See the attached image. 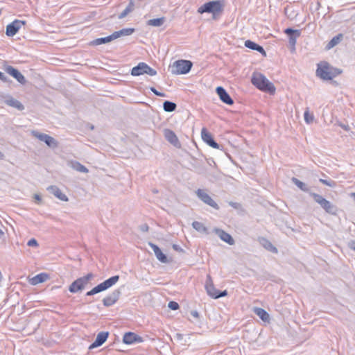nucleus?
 <instances>
[{
  "label": "nucleus",
  "instance_id": "a878e982",
  "mask_svg": "<svg viewBox=\"0 0 355 355\" xmlns=\"http://www.w3.org/2000/svg\"><path fill=\"white\" fill-rule=\"evenodd\" d=\"M254 313L257 315L263 322H268L270 315L268 313L262 308H254Z\"/></svg>",
  "mask_w": 355,
  "mask_h": 355
},
{
  "label": "nucleus",
  "instance_id": "2f4dec72",
  "mask_svg": "<svg viewBox=\"0 0 355 355\" xmlns=\"http://www.w3.org/2000/svg\"><path fill=\"white\" fill-rule=\"evenodd\" d=\"M164 22H165V17H159V18L149 19L147 21V24L148 26L159 27V26H162Z\"/></svg>",
  "mask_w": 355,
  "mask_h": 355
},
{
  "label": "nucleus",
  "instance_id": "bb28decb",
  "mask_svg": "<svg viewBox=\"0 0 355 355\" xmlns=\"http://www.w3.org/2000/svg\"><path fill=\"white\" fill-rule=\"evenodd\" d=\"M135 32V28H125L120 31H115L113 33L115 40L121 36H128L132 35Z\"/></svg>",
  "mask_w": 355,
  "mask_h": 355
},
{
  "label": "nucleus",
  "instance_id": "ea45409f",
  "mask_svg": "<svg viewBox=\"0 0 355 355\" xmlns=\"http://www.w3.org/2000/svg\"><path fill=\"white\" fill-rule=\"evenodd\" d=\"M101 291L98 286V285L96 286L95 287H94L91 291H88L86 293V295L87 296H92V295H94L95 294H97L98 293H101Z\"/></svg>",
  "mask_w": 355,
  "mask_h": 355
},
{
  "label": "nucleus",
  "instance_id": "f704fd0d",
  "mask_svg": "<svg viewBox=\"0 0 355 355\" xmlns=\"http://www.w3.org/2000/svg\"><path fill=\"white\" fill-rule=\"evenodd\" d=\"M292 182L298 187L300 188L302 191H304V192H309V187L306 186V184H304V182H302V181H300V180H298L297 178H292Z\"/></svg>",
  "mask_w": 355,
  "mask_h": 355
},
{
  "label": "nucleus",
  "instance_id": "c9c22d12",
  "mask_svg": "<svg viewBox=\"0 0 355 355\" xmlns=\"http://www.w3.org/2000/svg\"><path fill=\"white\" fill-rule=\"evenodd\" d=\"M206 291L207 294L214 299V296H216L218 293V290L214 287V285H209L206 286Z\"/></svg>",
  "mask_w": 355,
  "mask_h": 355
},
{
  "label": "nucleus",
  "instance_id": "7c9ffc66",
  "mask_svg": "<svg viewBox=\"0 0 355 355\" xmlns=\"http://www.w3.org/2000/svg\"><path fill=\"white\" fill-rule=\"evenodd\" d=\"M261 245L268 251L277 253L278 250L276 247H275L272 243L266 239H262L261 241Z\"/></svg>",
  "mask_w": 355,
  "mask_h": 355
},
{
  "label": "nucleus",
  "instance_id": "b1692460",
  "mask_svg": "<svg viewBox=\"0 0 355 355\" xmlns=\"http://www.w3.org/2000/svg\"><path fill=\"white\" fill-rule=\"evenodd\" d=\"M146 63L139 62L137 66L134 67L131 70V75L133 76H138L140 75L146 74Z\"/></svg>",
  "mask_w": 355,
  "mask_h": 355
},
{
  "label": "nucleus",
  "instance_id": "58836bf2",
  "mask_svg": "<svg viewBox=\"0 0 355 355\" xmlns=\"http://www.w3.org/2000/svg\"><path fill=\"white\" fill-rule=\"evenodd\" d=\"M145 69H146V74H148L151 76L157 75V71L155 69H153L152 67H150V66H148L146 63Z\"/></svg>",
  "mask_w": 355,
  "mask_h": 355
},
{
  "label": "nucleus",
  "instance_id": "f8f14e48",
  "mask_svg": "<svg viewBox=\"0 0 355 355\" xmlns=\"http://www.w3.org/2000/svg\"><path fill=\"white\" fill-rule=\"evenodd\" d=\"M216 94L219 96L220 101L224 103L231 105L234 103L233 99L226 92V90L221 86H218L216 89Z\"/></svg>",
  "mask_w": 355,
  "mask_h": 355
},
{
  "label": "nucleus",
  "instance_id": "9d476101",
  "mask_svg": "<svg viewBox=\"0 0 355 355\" xmlns=\"http://www.w3.org/2000/svg\"><path fill=\"white\" fill-rule=\"evenodd\" d=\"M25 24L24 21L15 19L6 26V34L9 37H12L18 32L20 28Z\"/></svg>",
  "mask_w": 355,
  "mask_h": 355
},
{
  "label": "nucleus",
  "instance_id": "39448f33",
  "mask_svg": "<svg viewBox=\"0 0 355 355\" xmlns=\"http://www.w3.org/2000/svg\"><path fill=\"white\" fill-rule=\"evenodd\" d=\"M193 63L190 60H180L175 61L171 67L173 74H186L190 71Z\"/></svg>",
  "mask_w": 355,
  "mask_h": 355
},
{
  "label": "nucleus",
  "instance_id": "cd10ccee",
  "mask_svg": "<svg viewBox=\"0 0 355 355\" xmlns=\"http://www.w3.org/2000/svg\"><path fill=\"white\" fill-rule=\"evenodd\" d=\"M115 40V37L114 36V34H111L109 36L105 37H100L97 38L92 42V44L93 45H101L103 44H106L108 42H112V40Z\"/></svg>",
  "mask_w": 355,
  "mask_h": 355
},
{
  "label": "nucleus",
  "instance_id": "4c0bfd02",
  "mask_svg": "<svg viewBox=\"0 0 355 355\" xmlns=\"http://www.w3.org/2000/svg\"><path fill=\"white\" fill-rule=\"evenodd\" d=\"M319 181L322 183L324 185H327L328 187H334L336 185V183L335 181L329 179V180H324V179H322L320 178L319 180Z\"/></svg>",
  "mask_w": 355,
  "mask_h": 355
},
{
  "label": "nucleus",
  "instance_id": "aec40b11",
  "mask_svg": "<svg viewBox=\"0 0 355 355\" xmlns=\"http://www.w3.org/2000/svg\"><path fill=\"white\" fill-rule=\"evenodd\" d=\"M214 232L220 237V239L224 242L228 243L229 245H234V240L232 236L225 231L218 229L214 228Z\"/></svg>",
  "mask_w": 355,
  "mask_h": 355
},
{
  "label": "nucleus",
  "instance_id": "c03bdc74",
  "mask_svg": "<svg viewBox=\"0 0 355 355\" xmlns=\"http://www.w3.org/2000/svg\"><path fill=\"white\" fill-rule=\"evenodd\" d=\"M227 295V291L226 290L223 291H218V293L216 296H214V299H218L224 296H226Z\"/></svg>",
  "mask_w": 355,
  "mask_h": 355
},
{
  "label": "nucleus",
  "instance_id": "680f3d73",
  "mask_svg": "<svg viewBox=\"0 0 355 355\" xmlns=\"http://www.w3.org/2000/svg\"><path fill=\"white\" fill-rule=\"evenodd\" d=\"M351 197L353 198V200L355 201V193H351Z\"/></svg>",
  "mask_w": 355,
  "mask_h": 355
},
{
  "label": "nucleus",
  "instance_id": "4be33fe9",
  "mask_svg": "<svg viewBox=\"0 0 355 355\" xmlns=\"http://www.w3.org/2000/svg\"><path fill=\"white\" fill-rule=\"evenodd\" d=\"M47 191H49L51 193L54 195L56 198L62 201L67 202L69 200L68 197L64 194L57 186H49L47 187Z\"/></svg>",
  "mask_w": 355,
  "mask_h": 355
},
{
  "label": "nucleus",
  "instance_id": "4d7b16f0",
  "mask_svg": "<svg viewBox=\"0 0 355 355\" xmlns=\"http://www.w3.org/2000/svg\"><path fill=\"white\" fill-rule=\"evenodd\" d=\"M191 315L196 318H199V313L197 311H191Z\"/></svg>",
  "mask_w": 355,
  "mask_h": 355
},
{
  "label": "nucleus",
  "instance_id": "6e6d98bb",
  "mask_svg": "<svg viewBox=\"0 0 355 355\" xmlns=\"http://www.w3.org/2000/svg\"><path fill=\"white\" fill-rule=\"evenodd\" d=\"M173 248L175 250V251H178V252H182L183 250L181 248V247L177 244H173Z\"/></svg>",
  "mask_w": 355,
  "mask_h": 355
},
{
  "label": "nucleus",
  "instance_id": "0eeeda50",
  "mask_svg": "<svg viewBox=\"0 0 355 355\" xmlns=\"http://www.w3.org/2000/svg\"><path fill=\"white\" fill-rule=\"evenodd\" d=\"M196 193L198 198L202 200L204 203L214 208L215 209H219L218 204L211 198V197L206 193L203 189H198Z\"/></svg>",
  "mask_w": 355,
  "mask_h": 355
},
{
  "label": "nucleus",
  "instance_id": "473e14b6",
  "mask_svg": "<svg viewBox=\"0 0 355 355\" xmlns=\"http://www.w3.org/2000/svg\"><path fill=\"white\" fill-rule=\"evenodd\" d=\"M177 105L175 103L165 101L163 103V109L165 112H171L175 110Z\"/></svg>",
  "mask_w": 355,
  "mask_h": 355
},
{
  "label": "nucleus",
  "instance_id": "c756f323",
  "mask_svg": "<svg viewBox=\"0 0 355 355\" xmlns=\"http://www.w3.org/2000/svg\"><path fill=\"white\" fill-rule=\"evenodd\" d=\"M70 166L78 171V172H81V173H88L89 170L83 164H81L79 162H77V161H72L70 162Z\"/></svg>",
  "mask_w": 355,
  "mask_h": 355
},
{
  "label": "nucleus",
  "instance_id": "09e8293b",
  "mask_svg": "<svg viewBox=\"0 0 355 355\" xmlns=\"http://www.w3.org/2000/svg\"><path fill=\"white\" fill-rule=\"evenodd\" d=\"M0 80L1 81H3V83H9V82H11V80H10L7 76H6L4 75L3 73L1 72L0 71Z\"/></svg>",
  "mask_w": 355,
  "mask_h": 355
},
{
  "label": "nucleus",
  "instance_id": "a211bd4d",
  "mask_svg": "<svg viewBox=\"0 0 355 355\" xmlns=\"http://www.w3.org/2000/svg\"><path fill=\"white\" fill-rule=\"evenodd\" d=\"M119 280V275H114L112 276L107 279L105 280L102 283L98 284L101 292L106 291L113 286L115 284L118 282Z\"/></svg>",
  "mask_w": 355,
  "mask_h": 355
},
{
  "label": "nucleus",
  "instance_id": "603ef678",
  "mask_svg": "<svg viewBox=\"0 0 355 355\" xmlns=\"http://www.w3.org/2000/svg\"><path fill=\"white\" fill-rule=\"evenodd\" d=\"M229 205H230L231 207H234V209H239V208H240V207H241V205H240L239 203H238V202H229Z\"/></svg>",
  "mask_w": 355,
  "mask_h": 355
},
{
  "label": "nucleus",
  "instance_id": "e433bc0d",
  "mask_svg": "<svg viewBox=\"0 0 355 355\" xmlns=\"http://www.w3.org/2000/svg\"><path fill=\"white\" fill-rule=\"evenodd\" d=\"M304 121L306 123L310 124L314 120V116L312 113L309 112V108L306 110L304 114Z\"/></svg>",
  "mask_w": 355,
  "mask_h": 355
},
{
  "label": "nucleus",
  "instance_id": "423d86ee",
  "mask_svg": "<svg viewBox=\"0 0 355 355\" xmlns=\"http://www.w3.org/2000/svg\"><path fill=\"white\" fill-rule=\"evenodd\" d=\"M32 135L40 141L44 142L51 148L55 149L58 147V141L49 135L33 130L32 131Z\"/></svg>",
  "mask_w": 355,
  "mask_h": 355
},
{
  "label": "nucleus",
  "instance_id": "37998d69",
  "mask_svg": "<svg viewBox=\"0 0 355 355\" xmlns=\"http://www.w3.org/2000/svg\"><path fill=\"white\" fill-rule=\"evenodd\" d=\"M27 245L30 247H37L38 243L36 239H31L28 241Z\"/></svg>",
  "mask_w": 355,
  "mask_h": 355
},
{
  "label": "nucleus",
  "instance_id": "ddd939ff",
  "mask_svg": "<svg viewBox=\"0 0 355 355\" xmlns=\"http://www.w3.org/2000/svg\"><path fill=\"white\" fill-rule=\"evenodd\" d=\"M164 135L165 139L174 146L177 148H180L181 146L178 137L173 130L170 129H164Z\"/></svg>",
  "mask_w": 355,
  "mask_h": 355
},
{
  "label": "nucleus",
  "instance_id": "3c124183",
  "mask_svg": "<svg viewBox=\"0 0 355 355\" xmlns=\"http://www.w3.org/2000/svg\"><path fill=\"white\" fill-rule=\"evenodd\" d=\"M140 230L142 232H148L149 230V227L147 224H143L140 227Z\"/></svg>",
  "mask_w": 355,
  "mask_h": 355
},
{
  "label": "nucleus",
  "instance_id": "20e7f679",
  "mask_svg": "<svg viewBox=\"0 0 355 355\" xmlns=\"http://www.w3.org/2000/svg\"><path fill=\"white\" fill-rule=\"evenodd\" d=\"M309 195L313 198L315 202L319 204L320 207L325 210L326 212L332 215L336 214V207L330 201L327 200L322 196L313 192H309Z\"/></svg>",
  "mask_w": 355,
  "mask_h": 355
},
{
  "label": "nucleus",
  "instance_id": "864d4df0",
  "mask_svg": "<svg viewBox=\"0 0 355 355\" xmlns=\"http://www.w3.org/2000/svg\"><path fill=\"white\" fill-rule=\"evenodd\" d=\"M348 247L355 251V241L352 240L348 243Z\"/></svg>",
  "mask_w": 355,
  "mask_h": 355
},
{
  "label": "nucleus",
  "instance_id": "f03ea898",
  "mask_svg": "<svg viewBox=\"0 0 355 355\" xmlns=\"http://www.w3.org/2000/svg\"><path fill=\"white\" fill-rule=\"evenodd\" d=\"M251 83L259 89L273 94L275 92L274 85L261 73H253Z\"/></svg>",
  "mask_w": 355,
  "mask_h": 355
},
{
  "label": "nucleus",
  "instance_id": "9b49d317",
  "mask_svg": "<svg viewBox=\"0 0 355 355\" xmlns=\"http://www.w3.org/2000/svg\"><path fill=\"white\" fill-rule=\"evenodd\" d=\"M201 137L202 140L209 146L216 149L220 148L219 144L216 142L213 138V136L210 132L207 131V128H202L201 130Z\"/></svg>",
  "mask_w": 355,
  "mask_h": 355
},
{
  "label": "nucleus",
  "instance_id": "8fccbe9b",
  "mask_svg": "<svg viewBox=\"0 0 355 355\" xmlns=\"http://www.w3.org/2000/svg\"><path fill=\"white\" fill-rule=\"evenodd\" d=\"M209 285H214V284H213V281H212L211 277V276H210L209 275H208L207 276L205 287H206L207 286H209Z\"/></svg>",
  "mask_w": 355,
  "mask_h": 355
},
{
  "label": "nucleus",
  "instance_id": "7ed1b4c3",
  "mask_svg": "<svg viewBox=\"0 0 355 355\" xmlns=\"http://www.w3.org/2000/svg\"><path fill=\"white\" fill-rule=\"evenodd\" d=\"M341 73L342 70L331 66L327 62L318 64L316 70V75L324 80H332Z\"/></svg>",
  "mask_w": 355,
  "mask_h": 355
},
{
  "label": "nucleus",
  "instance_id": "1a4fd4ad",
  "mask_svg": "<svg viewBox=\"0 0 355 355\" xmlns=\"http://www.w3.org/2000/svg\"><path fill=\"white\" fill-rule=\"evenodd\" d=\"M121 292L119 289H116L110 294L103 299V304L106 307H110L114 304L120 297Z\"/></svg>",
  "mask_w": 355,
  "mask_h": 355
},
{
  "label": "nucleus",
  "instance_id": "4468645a",
  "mask_svg": "<svg viewBox=\"0 0 355 355\" xmlns=\"http://www.w3.org/2000/svg\"><path fill=\"white\" fill-rule=\"evenodd\" d=\"M284 33L288 36L289 44L295 49L297 38L299 37L301 34L300 31L288 28L284 30Z\"/></svg>",
  "mask_w": 355,
  "mask_h": 355
},
{
  "label": "nucleus",
  "instance_id": "de8ad7c7",
  "mask_svg": "<svg viewBox=\"0 0 355 355\" xmlns=\"http://www.w3.org/2000/svg\"><path fill=\"white\" fill-rule=\"evenodd\" d=\"M150 90L157 96H161V97H164L165 96V94L164 93H162L160 92H158L155 88L154 87H151L150 88Z\"/></svg>",
  "mask_w": 355,
  "mask_h": 355
},
{
  "label": "nucleus",
  "instance_id": "2eb2a0df",
  "mask_svg": "<svg viewBox=\"0 0 355 355\" xmlns=\"http://www.w3.org/2000/svg\"><path fill=\"white\" fill-rule=\"evenodd\" d=\"M87 284L83 280L81 277L78 278L76 280L73 282L69 287V292L72 293H76L78 292H81L85 289Z\"/></svg>",
  "mask_w": 355,
  "mask_h": 355
},
{
  "label": "nucleus",
  "instance_id": "a19ab883",
  "mask_svg": "<svg viewBox=\"0 0 355 355\" xmlns=\"http://www.w3.org/2000/svg\"><path fill=\"white\" fill-rule=\"evenodd\" d=\"M94 277V275L92 272L88 273L85 276L82 277L81 278L85 282V283L87 285L89 282Z\"/></svg>",
  "mask_w": 355,
  "mask_h": 355
},
{
  "label": "nucleus",
  "instance_id": "5701e85b",
  "mask_svg": "<svg viewBox=\"0 0 355 355\" xmlns=\"http://www.w3.org/2000/svg\"><path fill=\"white\" fill-rule=\"evenodd\" d=\"M245 47H247L250 49L257 51L259 52L260 53H261L263 55L266 56V53L264 49L261 46L257 44V43H255L251 40H246L245 42Z\"/></svg>",
  "mask_w": 355,
  "mask_h": 355
},
{
  "label": "nucleus",
  "instance_id": "6e6552de",
  "mask_svg": "<svg viewBox=\"0 0 355 355\" xmlns=\"http://www.w3.org/2000/svg\"><path fill=\"white\" fill-rule=\"evenodd\" d=\"M5 71L9 75L15 78L20 84H26V80L24 76L18 69L14 68L12 66L8 65L5 67Z\"/></svg>",
  "mask_w": 355,
  "mask_h": 355
},
{
  "label": "nucleus",
  "instance_id": "72a5a7b5",
  "mask_svg": "<svg viewBox=\"0 0 355 355\" xmlns=\"http://www.w3.org/2000/svg\"><path fill=\"white\" fill-rule=\"evenodd\" d=\"M342 38V34H338V35L334 37L327 44V49H330L337 45L341 41Z\"/></svg>",
  "mask_w": 355,
  "mask_h": 355
},
{
  "label": "nucleus",
  "instance_id": "c85d7f7f",
  "mask_svg": "<svg viewBox=\"0 0 355 355\" xmlns=\"http://www.w3.org/2000/svg\"><path fill=\"white\" fill-rule=\"evenodd\" d=\"M192 227L193 229H195L197 232L200 233H203L205 234H209L208 229L204 225L203 223L198 222V221H193L192 223Z\"/></svg>",
  "mask_w": 355,
  "mask_h": 355
},
{
  "label": "nucleus",
  "instance_id": "393cba45",
  "mask_svg": "<svg viewBox=\"0 0 355 355\" xmlns=\"http://www.w3.org/2000/svg\"><path fill=\"white\" fill-rule=\"evenodd\" d=\"M49 279V275L46 273H40L31 279V284L32 285H37L40 283L46 282Z\"/></svg>",
  "mask_w": 355,
  "mask_h": 355
},
{
  "label": "nucleus",
  "instance_id": "79ce46f5",
  "mask_svg": "<svg viewBox=\"0 0 355 355\" xmlns=\"http://www.w3.org/2000/svg\"><path fill=\"white\" fill-rule=\"evenodd\" d=\"M168 308H170L171 310H177L179 309L180 306L178 302L174 301L169 302L168 304Z\"/></svg>",
  "mask_w": 355,
  "mask_h": 355
},
{
  "label": "nucleus",
  "instance_id": "dca6fc26",
  "mask_svg": "<svg viewBox=\"0 0 355 355\" xmlns=\"http://www.w3.org/2000/svg\"><path fill=\"white\" fill-rule=\"evenodd\" d=\"M143 339L141 336L133 332H127L124 334L123 338V342L125 344L130 345L135 343H141Z\"/></svg>",
  "mask_w": 355,
  "mask_h": 355
},
{
  "label": "nucleus",
  "instance_id": "e2e57ef3",
  "mask_svg": "<svg viewBox=\"0 0 355 355\" xmlns=\"http://www.w3.org/2000/svg\"><path fill=\"white\" fill-rule=\"evenodd\" d=\"M4 235L3 232L0 229V239Z\"/></svg>",
  "mask_w": 355,
  "mask_h": 355
},
{
  "label": "nucleus",
  "instance_id": "f257e3e1",
  "mask_svg": "<svg viewBox=\"0 0 355 355\" xmlns=\"http://www.w3.org/2000/svg\"><path fill=\"white\" fill-rule=\"evenodd\" d=\"M224 6V2L222 0L210 1L199 7L198 12L200 14L211 13L213 15V19H216L223 12Z\"/></svg>",
  "mask_w": 355,
  "mask_h": 355
},
{
  "label": "nucleus",
  "instance_id": "f3484780",
  "mask_svg": "<svg viewBox=\"0 0 355 355\" xmlns=\"http://www.w3.org/2000/svg\"><path fill=\"white\" fill-rule=\"evenodd\" d=\"M109 333L107 331H101L97 334L95 341L92 343L89 347V349L101 346L107 339Z\"/></svg>",
  "mask_w": 355,
  "mask_h": 355
},
{
  "label": "nucleus",
  "instance_id": "13d9d810",
  "mask_svg": "<svg viewBox=\"0 0 355 355\" xmlns=\"http://www.w3.org/2000/svg\"><path fill=\"white\" fill-rule=\"evenodd\" d=\"M4 157H5L4 154L1 151H0V159H3Z\"/></svg>",
  "mask_w": 355,
  "mask_h": 355
},
{
  "label": "nucleus",
  "instance_id": "412c9836",
  "mask_svg": "<svg viewBox=\"0 0 355 355\" xmlns=\"http://www.w3.org/2000/svg\"><path fill=\"white\" fill-rule=\"evenodd\" d=\"M149 245L153 250L156 258L162 263H166L168 262L167 256L162 252L161 249L155 244L149 243Z\"/></svg>",
  "mask_w": 355,
  "mask_h": 355
},
{
  "label": "nucleus",
  "instance_id": "a18cd8bd",
  "mask_svg": "<svg viewBox=\"0 0 355 355\" xmlns=\"http://www.w3.org/2000/svg\"><path fill=\"white\" fill-rule=\"evenodd\" d=\"M129 13H130V10L129 9H125L119 15V19H123L124 17H125Z\"/></svg>",
  "mask_w": 355,
  "mask_h": 355
},
{
  "label": "nucleus",
  "instance_id": "5fc2aeb1",
  "mask_svg": "<svg viewBox=\"0 0 355 355\" xmlns=\"http://www.w3.org/2000/svg\"><path fill=\"white\" fill-rule=\"evenodd\" d=\"M34 198L36 200V202L37 204H40L41 202V201H42L41 196L39 194H35L34 195Z\"/></svg>",
  "mask_w": 355,
  "mask_h": 355
},
{
  "label": "nucleus",
  "instance_id": "6ab92c4d",
  "mask_svg": "<svg viewBox=\"0 0 355 355\" xmlns=\"http://www.w3.org/2000/svg\"><path fill=\"white\" fill-rule=\"evenodd\" d=\"M3 102L7 105L15 107L19 111H22L24 110V105L20 101L14 98L12 96L10 95H7L6 96H5V100L3 101Z\"/></svg>",
  "mask_w": 355,
  "mask_h": 355
},
{
  "label": "nucleus",
  "instance_id": "052dcab7",
  "mask_svg": "<svg viewBox=\"0 0 355 355\" xmlns=\"http://www.w3.org/2000/svg\"><path fill=\"white\" fill-rule=\"evenodd\" d=\"M340 126H341L343 129H345V130H348V128H347V125H340Z\"/></svg>",
  "mask_w": 355,
  "mask_h": 355
},
{
  "label": "nucleus",
  "instance_id": "0e129e2a",
  "mask_svg": "<svg viewBox=\"0 0 355 355\" xmlns=\"http://www.w3.org/2000/svg\"><path fill=\"white\" fill-rule=\"evenodd\" d=\"M153 192L154 193H157V190H154Z\"/></svg>",
  "mask_w": 355,
  "mask_h": 355
},
{
  "label": "nucleus",
  "instance_id": "49530a36",
  "mask_svg": "<svg viewBox=\"0 0 355 355\" xmlns=\"http://www.w3.org/2000/svg\"><path fill=\"white\" fill-rule=\"evenodd\" d=\"M125 8L129 9L130 12H132L135 8L134 0H130L129 3Z\"/></svg>",
  "mask_w": 355,
  "mask_h": 355
},
{
  "label": "nucleus",
  "instance_id": "bf43d9fd",
  "mask_svg": "<svg viewBox=\"0 0 355 355\" xmlns=\"http://www.w3.org/2000/svg\"><path fill=\"white\" fill-rule=\"evenodd\" d=\"M176 336L178 339H182V337H183V335L180 334H176Z\"/></svg>",
  "mask_w": 355,
  "mask_h": 355
}]
</instances>
